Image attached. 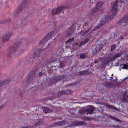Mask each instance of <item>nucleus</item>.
I'll list each match as a JSON object with an SVG mask.
<instances>
[{"label": "nucleus", "instance_id": "7c9ffc66", "mask_svg": "<svg viewBox=\"0 0 128 128\" xmlns=\"http://www.w3.org/2000/svg\"><path fill=\"white\" fill-rule=\"evenodd\" d=\"M116 120L118 121H120V120H119L117 119V118L116 119Z\"/></svg>", "mask_w": 128, "mask_h": 128}, {"label": "nucleus", "instance_id": "393cba45", "mask_svg": "<svg viewBox=\"0 0 128 128\" xmlns=\"http://www.w3.org/2000/svg\"><path fill=\"white\" fill-rule=\"evenodd\" d=\"M22 9H23L22 8H20H20L18 9V10L17 11V12H16V14H17L18 15V14L20 12V11L21 10H22Z\"/></svg>", "mask_w": 128, "mask_h": 128}, {"label": "nucleus", "instance_id": "20e7f679", "mask_svg": "<svg viewBox=\"0 0 128 128\" xmlns=\"http://www.w3.org/2000/svg\"><path fill=\"white\" fill-rule=\"evenodd\" d=\"M20 46L19 42L15 43L13 46L10 48L9 50V51L10 52H14Z\"/></svg>", "mask_w": 128, "mask_h": 128}, {"label": "nucleus", "instance_id": "a211bd4d", "mask_svg": "<svg viewBox=\"0 0 128 128\" xmlns=\"http://www.w3.org/2000/svg\"><path fill=\"white\" fill-rule=\"evenodd\" d=\"M74 29L72 27H71L68 30V33L69 35H70L73 32Z\"/></svg>", "mask_w": 128, "mask_h": 128}, {"label": "nucleus", "instance_id": "c756f323", "mask_svg": "<svg viewBox=\"0 0 128 128\" xmlns=\"http://www.w3.org/2000/svg\"><path fill=\"white\" fill-rule=\"evenodd\" d=\"M3 103V101L1 100H0V104H2Z\"/></svg>", "mask_w": 128, "mask_h": 128}, {"label": "nucleus", "instance_id": "e433bc0d", "mask_svg": "<svg viewBox=\"0 0 128 128\" xmlns=\"http://www.w3.org/2000/svg\"><path fill=\"white\" fill-rule=\"evenodd\" d=\"M76 45H78V44H76Z\"/></svg>", "mask_w": 128, "mask_h": 128}, {"label": "nucleus", "instance_id": "2f4dec72", "mask_svg": "<svg viewBox=\"0 0 128 128\" xmlns=\"http://www.w3.org/2000/svg\"><path fill=\"white\" fill-rule=\"evenodd\" d=\"M42 73H39V75H42Z\"/></svg>", "mask_w": 128, "mask_h": 128}, {"label": "nucleus", "instance_id": "f704fd0d", "mask_svg": "<svg viewBox=\"0 0 128 128\" xmlns=\"http://www.w3.org/2000/svg\"><path fill=\"white\" fill-rule=\"evenodd\" d=\"M94 63H95V64H96V63H97V62H94Z\"/></svg>", "mask_w": 128, "mask_h": 128}, {"label": "nucleus", "instance_id": "2eb2a0df", "mask_svg": "<svg viewBox=\"0 0 128 128\" xmlns=\"http://www.w3.org/2000/svg\"><path fill=\"white\" fill-rule=\"evenodd\" d=\"M105 106L107 108H109L110 109H113L114 110H117V109L116 107L111 105L108 104H106Z\"/></svg>", "mask_w": 128, "mask_h": 128}, {"label": "nucleus", "instance_id": "f3484780", "mask_svg": "<svg viewBox=\"0 0 128 128\" xmlns=\"http://www.w3.org/2000/svg\"><path fill=\"white\" fill-rule=\"evenodd\" d=\"M88 71L86 70H85L83 71H81L80 72V74H82L83 75L88 74Z\"/></svg>", "mask_w": 128, "mask_h": 128}, {"label": "nucleus", "instance_id": "aec40b11", "mask_svg": "<svg viewBox=\"0 0 128 128\" xmlns=\"http://www.w3.org/2000/svg\"><path fill=\"white\" fill-rule=\"evenodd\" d=\"M43 109L44 111V112L45 113L49 112H50L49 108H47L44 107L43 108Z\"/></svg>", "mask_w": 128, "mask_h": 128}, {"label": "nucleus", "instance_id": "423d86ee", "mask_svg": "<svg viewBox=\"0 0 128 128\" xmlns=\"http://www.w3.org/2000/svg\"><path fill=\"white\" fill-rule=\"evenodd\" d=\"M120 22L122 25L124 26H125L127 24V23L128 22V16L122 17V20L120 21Z\"/></svg>", "mask_w": 128, "mask_h": 128}, {"label": "nucleus", "instance_id": "cd10ccee", "mask_svg": "<svg viewBox=\"0 0 128 128\" xmlns=\"http://www.w3.org/2000/svg\"><path fill=\"white\" fill-rule=\"evenodd\" d=\"M116 48V45H113L112 46L111 48V50L112 51L115 48Z\"/></svg>", "mask_w": 128, "mask_h": 128}, {"label": "nucleus", "instance_id": "f257e3e1", "mask_svg": "<svg viewBox=\"0 0 128 128\" xmlns=\"http://www.w3.org/2000/svg\"><path fill=\"white\" fill-rule=\"evenodd\" d=\"M128 5V0H117L112 4L111 10L112 14L110 18L115 16V12L118 9V7L121 8L120 9L123 10L125 6Z\"/></svg>", "mask_w": 128, "mask_h": 128}, {"label": "nucleus", "instance_id": "a878e982", "mask_svg": "<svg viewBox=\"0 0 128 128\" xmlns=\"http://www.w3.org/2000/svg\"><path fill=\"white\" fill-rule=\"evenodd\" d=\"M2 104L0 106V110L2 109L4 107L5 105L4 103H2Z\"/></svg>", "mask_w": 128, "mask_h": 128}, {"label": "nucleus", "instance_id": "f03ea898", "mask_svg": "<svg viewBox=\"0 0 128 128\" xmlns=\"http://www.w3.org/2000/svg\"><path fill=\"white\" fill-rule=\"evenodd\" d=\"M60 34V28L58 26H56L54 30L47 35L40 41V44L45 43L46 41L52 36H58Z\"/></svg>", "mask_w": 128, "mask_h": 128}, {"label": "nucleus", "instance_id": "4be33fe9", "mask_svg": "<svg viewBox=\"0 0 128 128\" xmlns=\"http://www.w3.org/2000/svg\"><path fill=\"white\" fill-rule=\"evenodd\" d=\"M120 56V54H117L116 55H115L114 57H112V60H114L115 58H117L118 57H119Z\"/></svg>", "mask_w": 128, "mask_h": 128}, {"label": "nucleus", "instance_id": "9d476101", "mask_svg": "<svg viewBox=\"0 0 128 128\" xmlns=\"http://www.w3.org/2000/svg\"><path fill=\"white\" fill-rule=\"evenodd\" d=\"M44 50H40L39 51L36 50L34 54L33 57L35 58L36 56H39L42 54V52H43Z\"/></svg>", "mask_w": 128, "mask_h": 128}, {"label": "nucleus", "instance_id": "f8f14e48", "mask_svg": "<svg viewBox=\"0 0 128 128\" xmlns=\"http://www.w3.org/2000/svg\"><path fill=\"white\" fill-rule=\"evenodd\" d=\"M88 39L86 38L84 39V40L82 41L79 45V47H80L82 46L83 45L85 44L88 41Z\"/></svg>", "mask_w": 128, "mask_h": 128}, {"label": "nucleus", "instance_id": "c9c22d12", "mask_svg": "<svg viewBox=\"0 0 128 128\" xmlns=\"http://www.w3.org/2000/svg\"><path fill=\"white\" fill-rule=\"evenodd\" d=\"M45 53V54H47L46 53Z\"/></svg>", "mask_w": 128, "mask_h": 128}, {"label": "nucleus", "instance_id": "473e14b6", "mask_svg": "<svg viewBox=\"0 0 128 128\" xmlns=\"http://www.w3.org/2000/svg\"><path fill=\"white\" fill-rule=\"evenodd\" d=\"M54 62L53 61H50V63H51L52 62Z\"/></svg>", "mask_w": 128, "mask_h": 128}, {"label": "nucleus", "instance_id": "1a4fd4ad", "mask_svg": "<svg viewBox=\"0 0 128 128\" xmlns=\"http://www.w3.org/2000/svg\"><path fill=\"white\" fill-rule=\"evenodd\" d=\"M90 106L89 109H86L85 110L87 113L91 114L92 113L94 109L95 108L93 107Z\"/></svg>", "mask_w": 128, "mask_h": 128}, {"label": "nucleus", "instance_id": "4c0bfd02", "mask_svg": "<svg viewBox=\"0 0 128 128\" xmlns=\"http://www.w3.org/2000/svg\"><path fill=\"white\" fill-rule=\"evenodd\" d=\"M113 75V74H112V76Z\"/></svg>", "mask_w": 128, "mask_h": 128}, {"label": "nucleus", "instance_id": "9b49d317", "mask_svg": "<svg viewBox=\"0 0 128 128\" xmlns=\"http://www.w3.org/2000/svg\"><path fill=\"white\" fill-rule=\"evenodd\" d=\"M10 81V80H6L0 82V87L6 84Z\"/></svg>", "mask_w": 128, "mask_h": 128}, {"label": "nucleus", "instance_id": "b1692460", "mask_svg": "<svg viewBox=\"0 0 128 128\" xmlns=\"http://www.w3.org/2000/svg\"><path fill=\"white\" fill-rule=\"evenodd\" d=\"M62 122H56V124L59 126H61L62 125Z\"/></svg>", "mask_w": 128, "mask_h": 128}, {"label": "nucleus", "instance_id": "5701e85b", "mask_svg": "<svg viewBox=\"0 0 128 128\" xmlns=\"http://www.w3.org/2000/svg\"><path fill=\"white\" fill-rule=\"evenodd\" d=\"M74 40V38H70L66 42V43H69L70 42H71L72 41H73Z\"/></svg>", "mask_w": 128, "mask_h": 128}, {"label": "nucleus", "instance_id": "39448f33", "mask_svg": "<svg viewBox=\"0 0 128 128\" xmlns=\"http://www.w3.org/2000/svg\"><path fill=\"white\" fill-rule=\"evenodd\" d=\"M102 4L103 3L101 2L98 3L96 6L93 8L92 11L94 12L98 11L101 7Z\"/></svg>", "mask_w": 128, "mask_h": 128}, {"label": "nucleus", "instance_id": "6e6552de", "mask_svg": "<svg viewBox=\"0 0 128 128\" xmlns=\"http://www.w3.org/2000/svg\"><path fill=\"white\" fill-rule=\"evenodd\" d=\"M106 19H101L100 20V24H99V26H97L96 27V29L99 28L100 27L102 26L106 22Z\"/></svg>", "mask_w": 128, "mask_h": 128}, {"label": "nucleus", "instance_id": "dca6fc26", "mask_svg": "<svg viewBox=\"0 0 128 128\" xmlns=\"http://www.w3.org/2000/svg\"><path fill=\"white\" fill-rule=\"evenodd\" d=\"M123 101L124 102H127L128 100V96L125 94L123 95Z\"/></svg>", "mask_w": 128, "mask_h": 128}, {"label": "nucleus", "instance_id": "bb28decb", "mask_svg": "<svg viewBox=\"0 0 128 128\" xmlns=\"http://www.w3.org/2000/svg\"><path fill=\"white\" fill-rule=\"evenodd\" d=\"M86 56V55L84 54H80V58H83Z\"/></svg>", "mask_w": 128, "mask_h": 128}, {"label": "nucleus", "instance_id": "0eeeda50", "mask_svg": "<svg viewBox=\"0 0 128 128\" xmlns=\"http://www.w3.org/2000/svg\"><path fill=\"white\" fill-rule=\"evenodd\" d=\"M12 34V33L9 32L6 34L4 35L2 38L3 41L4 42H6L8 41Z\"/></svg>", "mask_w": 128, "mask_h": 128}, {"label": "nucleus", "instance_id": "7ed1b4c3", "mask_svg": "<svg viewBox=\"0 0 128 128\" xmlns=\"http://www.w3.org/2000/svg\"><path fill=\"white\" fill-rule=\"evenodd\" d=\"M66 9V8L64 6H61L57 8L56 9H54L53 10L52 13V15L54 16L55 14H59V13L62 10Z\"/></svg>", "mask_w": 128, "mask_h": 128}, {"label": "nucleus", "instance_id": "6ab92c4d", "mask_svg": "<svg viewBox=\"0 0 128 128\" xmlns=\"http://www.w3.org/2000/svg\"><path fill=\"white\" fill-rule=\"evenodd\" d=\"M77 125L84 126L86 125V124L84 122H78L77 123Z\"/></svg>", "mask_w": 128, "mask_h": 128}, {"label": "nucleus", "instance_id": "c85d7f7f", "mask_svg": "<svg viewBox=\"0 0 128 128\" xmlns=\"http://www.w3.org/2000/svg\"><path fill=\"white\" fill-rule=\"evenodd\" d=\"M88 30H86L83 33V36L85 35L86 34L88 33Z\"/></svg>", "mask_w": 128, "mask_h": 128}, {"label": "nucleus", "instance_id": "412c9836", "mask_svg": "<svg viewBox=\"0 0 128 128\" xmlns=\"http://www.w3.org/2000/svg\"><path fill=\"white\" fill-rule=\"evenodd\" d=\"M122 68L123 69H126L128 67V65L126 64H123L121 65Z\"/></svg>", "mask_w": 128, "mask_h": 128}, {"label": "nucleus", "instance_id": "72a5a7b5", "mask_svg": "<svg viewBox=\"0 0 128 128\" xmlns=\"http://www.w3.org/2000/svg\"><path fill=\"white\" fill-rule=\"evenodd\" d=\"M123 38L122 37H121V39H123Z\"/></svg>", "mask_w": 128, "mask_h": 128}, {"label": "nucleus", "instance_id": "4468645a", "mask_svg": "<svg viewBox=\"0 0 128 128\" xmlns=\"http://www.w3.org/2000/svg\"><path fill=\"white\" fill-rule=\"evenodd\" d=\"M61 78H60L61 79ZM60 79L59 77L56 76H55L53 78L52 80V82H58L59 80Z\"/></svg>", "mask_w": 128, "mask_h": 128}, {"label": "nucleus", "instance_id": "ddd939ff", "mask_svg": "<svg viewBox=\"0 0 128 128\" xmlns=\"http://www.w3.org/2000/svg\"><path fill=\"white\" fill-rule=\"evenodd\" d=\"M40 124V121L38 120H37L36 121L35 124L33 125V126H32V128H34L37 127L39 126Z\"/></svg>", "mask_w": 128, "mask_h": 128}]
</instances>
